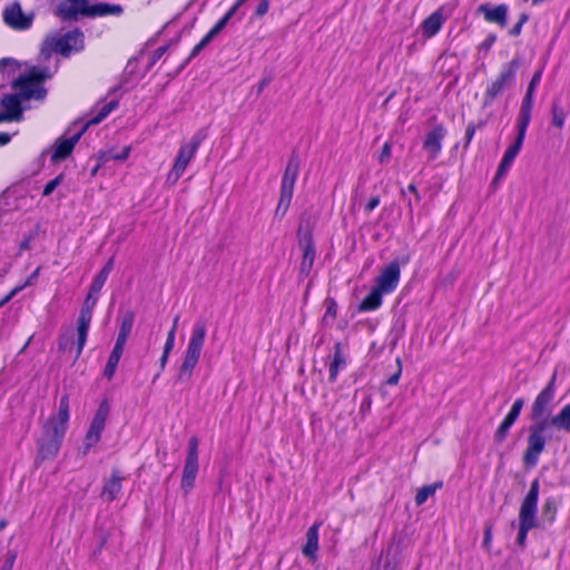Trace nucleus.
<instances>
[{"instance_id": "obj_1", "label": "nucleus", "mask_w": 570, "mask_h": 570, "mask_svg": "<svg viewBox=\"0 0 570 570\" xmlns=\"http://www.w3.org/2000/svg\"><path fill=\"white\" fill-rule=\"evenodd\" d=\"M51 77L47 68L32 67L27 73L13 81L12 87L18 91L13 95H6L1 99L4 114L10 115V120H19L22 109L21 102L30 99L42 100L47 94L41 82Z\"/></svg>"}, {"instance_id": "obj_2", "label": "nucleus", "mask_w": 570, "mask_h": 570, "mask_svg": "<svg viewBox=\"0 0 570 570\" xmlns=\"http://www.w3.org/2000/svg\"><path fill=\"white\" fill-rule=\"evenodd\" d=\"M539 480L535 479L531 482L530 490L522 500L519 511V531L517 535V543L524 547L528 532L537 527V512L539 500Z\"/></svg>"}, {"instance_id": "obj_3", "label": "nucleus", "mask_w": 570, "mask_h": 570, "mask_svg": "<svg viewBox=\"0 0 570 570\" xmlns=\"http://www.w3.org/2000/svg\"><path fill=\"white\" fill-rule=\"evenodd\" d=\"M206 323L197 321L191 330L184 361L179 367L178 380L188 381L193 375V370L197 365L206 337Z\"/></svg>"}, {"instance_id": "obj_4", "label": "nucleus", "mask_w": 570, "mask_h": 570, "mask_svg": "<svg viewBox=\"0 0 570 570\" xmlns=\"http://www.w3.org/2000/svg\"><path fill=\"white\" fill-rule=\"evenodd\" d=\"M105 283H106L105 281L95 276V278L92 279V283L90 285L89 293H88V295L83 302V305L80 309V314H79L78 322H77V351H76L77 357L81 354V352L86 345L88 331H89V326H90L91 318H92V309H94L95 305L97 304L98 294L101 291V288L104 287Z\"/></svg>"}, {"instance_id": "obj_5", "label": "nucleus", "mask_w": 570, "mask_h": 570, "mask_svg": "<svg viewBox=\"0 0 570 570\" xmlns=\"http://www.w3.org/2000/svg\"><path fill=\"white\" fill-rule=\"evenodd\" d=\"M205 135L199 131L188 142L181 144L175 158L173 168L167 174L166 184L173 186L185 173L188 164L195 158Z\"/></svg>"}, {"instance_id": "obj_6", "label": "nucleus", "mask_w": 570, "mask_h": 570, "mask_svg": "<svg viewBox=\"0 0 570 570\" xmlns=\"http://www.w3.org/2000/svg\"><path fill=\"white\" fill-rule=\"evenodd\" d=\"M520 67V60L513 59L503 63L499 75L487 87L483 96V107L491 106L493 101L515 81L517 71Z\"/></svg>"}, {"instance_id": "obj_7", "label": "nucleus", "mask_w": 570, "mask_h": 570, "mask_svg": "<svg viewBox=\"0 0 570 570\" xmlns=\"http://www.w3.org/2000/svg\"><path fill=\"white\" fill-rule=\"evenodd\" d=\"M549 428V420H541L530 426V434L528 436V446L523 454V463L527 466H535L539 456L546 446L544 432Z\"/></svg>"}, {"instance_id": "obj_8", "label": "nucleus", "mask_w": 570, "mask_h": 570, "mask_svg": "<svg viewBox=\"0 0 570 570\" xmlns=\"http://www.w3.org/2000/svg\"><path fill=\"white\" fill-rule=\"evenodd\" d=\"M69 416V396L62 395L59 401L57 414L46 420L41 432L62 443L67 432Z\"/></svg>"}, {"instance_id": "obj_9", "label": "nucleus", "mask_w": 570, "mask_h": 570, "mask_svg": "<svg viewBox=\"0 0 570 570\" xmlns=\"http://www.w3.org/2000/svg\"><path fill=\"white\" fill-rule=\"evenodd\" d=\"M198 469V439L196 436H191L188 440L187 454L180 481V488L185 494H188L194 488Z\"/></svg>"}, {"instance_id": "obj_10", "label": "nucleus", "mask_w": 570, "mask_h": 570, "mask_svg": "<svg viewBox=\"0 0 570 570\" xmlns=\"http://www.w3.org/2000/svg\"><path fill=\"white\" fill-rule=\"evenodd\" d=\"M110 406L107 400H104L90 423V426L86 433L85 440H83V449L85 453L88 452L92 446H95L101 439V433L105 429L107 417L109 415Z\"/></svg>"}, {"instance_id": "obj_11", "label": "nucleus", "mask_w": 570, "mask_h": 570, "mask_svg": "<svg viewBox=\"0 0 570 570\" xmlns=\"http://www.w3.org/2000/svg\"><path fill=\"white\" fill-rule=\"evenodd\" d=\"M83 35L78 30L69 31L59 38L48 39L46 46L51 50L59 52L63 56L69 55L72 50L82 48Z\"/></svg>"}, {"instance_id": "obj_12", "label": "nucleus", "mask_w": 570, "mask_h": 570, "mask_svg": "<svg viewBox=\"0 0 570 570\" xmlns=\"http://www.w3.org/2000/svg\"><path fill=\"white\" fill-rule=\"evenodd\" d=\"M400 277V264L397 261H393L381 271L380 275L376 277L375 287L384 294H390L397 287Z\"/></svg>"}, {"instance_id": "obj_13", "label": "nucleus", "mask_w": 570, "mask_h": 570, "mask_svg": "<svg viewBox=\"0 0 570 570\" xmlns=\"http://www.w3.org/2000/svg\"><path fill=\"white\" fill-rule=\"evenodd\" d=\"M554 377L550 383L539 393L532 404V419L535 422L544 420L543 416L549 412V406L554 397Z\"/></svg>"}, {"instance_id": "obj_14", "label": "nucleus", "mask_w": 570, "mask_h": 570, "mask_svg": "<svg viewBox=\"0 0 570 570\" xmlns=\"http://www.w3.org/2000/svg\"><path fill=\"white\" fill-rule=\"evenodd\" d=\"M32 14L22 11L19 3H13L3 11L6 23L14 29H28L32 23Z\"/></svg>"}, {"instance_id": "obj_15", "label": "nucleus", "mask_w": 570, "mask_h": 570, "mask_svg": "<svg viewBox=\"0 0 570 570\" xmlns=\"http://www.w3.org/2000/svg\"><path fill=\"white\" fill-rule=\"evenodd\" d=\"M299 171V161L296 156H292L286 165L282 185H281V195L284 196V199L287 197H293L294 186Z\"/></svg>"}, {"instance_id": "obj_16", "label": "nucleus", "mask_w": 570, "mask_h": 570, "mask_svg": "<svg viewBox=\"0 0 570 570\" xmlns=\"http://www.w3.org/2000/svg\"><path fill=\"white\" fill-rule=\"evenodd\" d=\"M38 455L36 463L39 464L41 461L51 460L57 456L61 442L41 432L40 438L37 442Z\"/></svg>"}, {"instance_id": "obj_17", "label": "nucleus", "mask_w": 570, "mask_h": 570, "mask_svg": "<svg viewBox=\"0 0 570 570\" xmlns=\"http://www.w3.org/2000/svg\"><path fill=\"white\" fill-rule=\"evenodd\" d=\"M523 141L524 140H522L521 137H515L514 142L508 147V149L505 150V153L499 164L493 183L499 181L502 177H504L507 175V173L509 171L510 167L512 166L515 157L520 153Z\"/></svg>"}, {"instance_id": "obj_18", "label": "nucleus", "mask_w": 570, "mask_h": 570, "mask_svg": "<svg viewBox=\"0 0 570 570\" xmlns=\"http://www.w3.org/2000/svg\"><path fill=\"white\" fill-rule=\"evenodd\" d=\"M446 130L442 125L435 126L426 134L423 148L429 153L431 159L436 158L440 154Z\"/></svg>"}, {"instance_id": "obj_19", "label": "nucleus", "mask_w": 570, "mask_h": 570, "mask_svg": "<svg viewBox=\"0 0 570 570\" xmlns=\"http://www.w3.org/2000/svg\"><path fill=\"white\" fill-rule=\"evenodd\" d=\"M85 130H86V127H82L78 132L73 134L69 138L57 140L53 146L51 160L59 161V160L67 158L71 154L75 145L78 142V140L80 139V137Z\"/></svg>"}, {"instance_id": "obj_20", "label": "nucleus", "mask_w": 570, "mask_h": 570, "mask_svg": "<svg viewBox=\"0 0 570 570\" xmlns=\"http://www.w3.org/2000/svg\"><path fill=\"white\" fill-rule=\"evenodd\" d=\"M508 6L499 4L497 7H491L489 4H481L478 7V12L483 13L484 19L488 22L497 23L500 27L504 28L508 22Z\"/></svg>"}, {"instance_id": "obj_21", "label": "nucleus", "mask_w": 570, "mask_h": 570, "mask_svg": "<svg viewBox=\"0 0 570 570\" xmlns=\"http://www.w3.org/2000/svg\"><path fill=\"white\" fill-rule=\"evenodd\" d=\"M124 478L120 475L118 470H114L111 473V476L107 479L104 483L100 498L105 502H111L116 499H118L119 493L122 489V482Z\"/></svg>"}, {"instance_id": "obj_22", "label": "nucleus", "mask_w": 570, "mask_h": 570, "mask_svg": "<svg viewBox=\"0 0 570 570\" xmlns=\"http://www.w3.org/2000/svg\"><path fill=\"white\" fill-rule=\"evenodd\" d=\"M68 3H61L57 8V14L63 20H76L85 8L88 0H67Z\"/></svg>"}, {"instance_id": "obj_23", "label": "nucleus", "mask_w": 570, "mask_h": 570, "mask_svg": "<svg viewBox=\"0 0 570 570\" xmlns=\"http://www.w3.org/2000/svg\"><path fill=\"white\" fill-rule=\"evenodd\" d=\"M122 12V8L118 4L96 3L89 4L85 8L80 16L83 17H104V16H118Z\"/></svg>"}, {"instance_id": "obj_24", "label": "nucleus", "mask_w": 570, "mask_h": 570, "mask_svg": "<svg viewBox=\"0 0 570 570\" xmlns=\"http://www.w3.org/2000/svg\"><path fill=\"white\" fill-rule=\"evenodd\" d=\"M444 17L441 12V10L434 11L432 14H430L424 21L421 23V30L424 38H432L434 37L441 29Z\"/></svg>"}, {"instance_id": "obj_25", "label": "nucleus", "mask_w": 570, "mask_h": 570, "mask_svg": "<svg viewBox=\"0 0 570 570\" xmlns=\"http://www.w3.org/2000/svg\"><path fill=\"white\" fill-rule=\"evenodd\" d=\"M321 527V522L314 523L308 528L306 532V543L303 547V554L311 560L316 559V552L318 550V529Z\"/></svg>"}, {"instance_id": "obj_26", "label": "nucleus", "mask_w": 570, "mask_h": 570, "mask_svg": "<svg viewBox=\"0 0 570 570\" xmlns=\"http://www.w3.org/2000/svg\"><path fill=\"white\" fill-rule=\"evenodd\" d=\"M346 365L345 356L342 350V344L340 342L335 343L334 345V353L332 356V361L328 365L330 382L334 383L337 379L338 372L344 368Z\"/></svg>"}, {"instance_id": "obj_27", "label": "nucleus", "mask_w": 570, "mask_h": 570, "mask_svg": "<svg viewBox=\"0 0 570 570\" xmlns=\"http://www.w3.org/2000/svg\"><path fill=\"white\" fill-rule=\"evenodd\" d=\"M315 261V247L311 239H306L303 244V258L301 262L299 273L307 276L313 267Z\"/></svg>"}, {"instance_id": "obj_28", "label": "nucleus", "mask_w": 570, "mask_h": 570, "mask_svg": "<svg viewBox=\"0 0 570 570\" xmlns=\"http://www.w3.org/2000/svg\"><path fill=\"white\" fill-rule=\"evenodd\" d=\"M227 24V18H220L208 33L194 47L190 58L196 57Z\"/></svg>"}, {"instance_id": "obj_29", "label": "nucleus", "mask_w": 570, "mask_h": 570, "mask_svg": "<svg viewBox=\"0 0 570 570\" xmlns=\"http://www.w3.org/2000/svg\"><path fill=\"white\" fill-rule=\"evenodd\" d=\"M382 293L377 287H373L371 293L361 302L358 309L370 312L377 309L382 304Z\"/></svg>"}, {"instance_id": "obj_30", "label": "nucleus", "mask_w": 570, "mask_h": 570, "mask_svg": "<svg viewBox=\"0 0 570 570\" xmlns=\"http://www.w3.org/2000/svg\"><path fill=\"white\" fill-rule=\"evenodd\" d=\"M553 425L559 430L570 431V403L559 414L549 420V426Z\"/></svg>"}, {"instance_id": "obj_31", "label": "nucleus", "mask_w": 570, "mask_h": 570, "mask_svg": "<svg viewBox=\"0 0 570 570\" xmlns=\"http://www.w3.org/2000/svg\"><path fill=\"white\" fill-rule=\"evenodd\" d=\"M442 488V482H435L433 484L424 485L420 488L415 494V504L422 505L426 502L430 497H433L438 489Z\"/></svg>"}, {"instance_id": "obj_32", "label": "nucleus", "mask_w": 570, "mask_h": 570, "mask_svg": "<svg viewBox=\"0 0 570 570\" xmlns=\"http://www.w3.org/2000/svg\"><path fill=\"white\" fill-rule=\"evenodd\" d=\"M567 116H568V114L563 109V107H561L557 102L552 104V106H551V125L554 128L562 129L566 124Z\"/></svg>"}, {"instance_id": "obj_33", "label": "nucleus", "mask_w": 570, "mask_h": 570, "mask_svg": "<svg viewBox=\"0 0 570 570\" xmlns=\"http://www.w3.org/2000/svg\"><path fill=\"white\" fill-rule=\"evenodd\" d=\"M532 111L520 109L517 117V137H521L524 140L527 129L531 121Z\"/></svg>"}, {"instance_id": "obj_34", "label": "nucleus", "mask_w": 570, "mask_h": 570, "mask_svg": "<svg viewBox=\"0 0 570 570\" xmlns=\"http://www.w3.org/2000/svg\"><path fill=\"white\" fill-rule=\"evenodd\" d=\"M118 102L116 100H111L105 104L98 111V114L92 117L83 127H88L89 125H96L102 121L116 107Z\"/></svg>"}, {"instance_id": "obj_35", "label": "nucleus", "mask_w": 570, "mask_h": 570, "mask_svg": "<svg viewBox=\"0 0 570 570\" xmlns=\"http://www.w3.org/2000/svg\"><path fill=\"white\" fill-rule=\"evenodd\" d=\"M542 512L544 515L549 517L550 522H552L554 520V515L557 512V502L553 498L546 499L543 507H542Z\"/></svg>"}, {"instance_id": "obj_36", "label": "nucleus", "mask_w": 570, "mask_h": 570, "mask_svg": "<svg viewBox=\"0 0 570 570\" xmlns=\"http://www.w3.org/2000/svg\"><path fill=\"white\" fill-rule=\"evenodd\" d=\"M512 425L513 424L511 422L507 421L505 419L502 421V423L499 425V428L497 429V431L494 433V439L498 443H501L504 441V439L507 438L508 432Z\"/></svg>"}, {"instance_id": "obj_37", "label": "nucleus", "mask_w": 570, "mask_h": 570, "mask_svg": "<svg viewBox=\"0 0 570 570\" xmlns=\"http://www.w3.org/2000/svg\"><path fill=\"white\" fill-rule=\"evenodd\" d=\"M134 313L127 312L121 316L119 331L130 334L132 325H134Z\"/></svg>"}, {"instance_id": "obj_38", "label": "nucleus", "mask_w": 570, "mask_h": 570, "mask_svg": "<svg viewBox=\"0 0 570 570\" xmlns=\"http://www.w3.org/2000/svg\"><path fill=\"white\" fill-rule=\"evenodd\" d=\"M292 198L286 196V199H284V196L279 195V200L277 204V207L275 209V216L283 217L289 205H291Z\"/></svg>"}, {"instance_id": "obj_39", "label": "nucleus", "mask_w": 570, "mask_h": 570, "mask_svg": "<svg viewBox=\"0 0 570 570\" xmlns=\"http://www.w3.org/2000/svg\"><path fill=\"white\" fill-rule=\"evenodd\" d=\"M61 180L62 176L58 175L56 178L48 181L43 188L42 195L49 196L50 194H52V191L60 185Z\"/></svg>"}, {"instance_id": "obj_40", "label": "nucleus", "mask_w": 570, "mask_h": 570, "mask_svg": "<svg viewBox=\"0 0 570 570\" xmlns=\"http://www.w3.org/2000/svg\"><path fill=\"white\" fill-rule=\"evenodd\" d=\"M533 99H534V94L530 92V91H527L524 97H523V99H522L520 109L532 111Z\"/></svg>"}, {"instance_id": "obj_41", "label": "nucleus", "mask_w": 570, "mask_h": 570, "mask_svg": "<svg viewBox=\"0 0 570 570\" xmlns=\"http://www.w3.org/2000/svg\"><path fill=\"white\" fill-rule=\"evenodd\" d=\"M112 267L114 258H110L96 276L106 282L110 272L112 271Z\"/></svg>"}, {"instance_id": "obj_42", "label": "nucleus", "mask_w": 570, "mask_h": 570, "mask_svg": "<svg viewBox=\"0 0 570 570\" xmlns=\"http://www.w3.org/2000/svg\"><path fill=\"white\" fill-rule=\"evenodd\" d=\"M495 41L497 36L494 33H489L487 38L480 43L479 49L489 51Z\"/></svg>"}, {"instance_id": "obj_43", "label": "nucleus", "mask_w": 570, "mask_h": 570, "mask_svg": "<svg viewBox=\"0 0 570 570\" xmlns=\"http://www.w3.org/2000/svg\"><path fill=\"white\" fill-rule=\"evenodd\" d=\"M390 158H391V145H390V142H385L383 145V148H382L381 154L379 156V161L381 164H385V163H387L390 160Z\"/></svg>"}, {"instance_id": "obj_44", "label": "nucleus", "mask_w": 570, "mask_h": 570, "mask_svg": "<svg viewBox=\"0 0 570 570\" xmlns=\"http://www.w3.org/2000/svg\"><path fill=\"white\" fill-rule=\"evenodd\" d=\"M542 76V70H538L531 78L527 91L533 92L535 91L537 86L539 85Z\"/></svg>"}, {"instance_id": "obj_45", "label": "nucleus", "mask_w": 570, "mask_h": 570, "mask_svg": "<svg viewBox=\"0 0 570 570\" xmlns=\"http://www.w3.org/2000/svg\"><path fill=\"white\" fill-rule=\"evenodd\" d=\"M475 130H476V126H475L473 122H471V124H469V125H468L466 130H465V144H464V147H465V148H466V147L470 145V142L472 141L473 136H474V134H475Z\"/></svg>"}, {"instance_id": "obj_46", "label": "nucleus", "mask_w": 570, "mask_h": 570, "mask_svg": "<svg viewBox=\"0 0 570 570\" xmlns=\"http://www.w3.org/2000/svg\"><path fill=\"white\" fill-rule=\"evenodd\" d=\"M175 344V334L174 330H170L167 335V340L164 346V352L169 353L173 351Z\"/></svg>"}, {"instance_id": "obj_47", "label": "nucleus", "mask_w": 570, "mask_h": 570, "mask_svg": "<svg viewBox=\"0 0 570 570\" xmlns=\"http://www.w3.org/2000/svg\"><path fill=\"white\" fill-rule=\"evenodd\" d=\"M247 0H237L234 6L222 17V18H227V22L229 21V19L236 13V11L238 10V8L244 4Z\"/></svg>"}, {"instance_id": "obj_48", "label": "nucleus", "mask_w": 570, "mask_h": 570, "mask_svg": "<svg viewBox=\"0 0 570 570\" xmlns=\"http://www.w3.org/2000/svg\"><path fill=\"white\" fill-rule=\"evenodd\" d=\"M166 51H167V46L158 47L156 50L153 51L150 62L155 63L157 60H159L165 55Z\"/></svg>"}, {"instance_id": "obj_49", "label": "nucleus", "mask_w": 570, "mask_h": 570, "mask_svg": "<svg viewBox=\"0 0 570 570\" xmlns=\"http://www.w3.org/2000/svg\"><path fill=\"white\" fill-rule=\"evenodd\" d=\"M269 8V1L268 0H261L259 4L256 8V16L262 17L264 16Z\"/></svg>"}, {"instance_id": "obj_50", "label": "nucleus", "mask_w": 570, "mask_h": 570, "mask_svg": "<svg viewBox=\"0 0 570 570\" xmlns=\"http://www.w3.org/2000/svg\"><path fill=\"white\" fill-rule=\"evenodd\" d=\"M23 288V286H17L14 287L7 296H4L1 301H0V306H3L4 304H7L9 301H11L21 289Z\"/></svg>"}, {"instance_id": "obj_51", "label": "nucleus", "mask_w": 570, "mask_h": 570, "mask_svg": "<svg viewBox=\"0 0 570 570\" xmlns=\"http://www.w3.org/2000/svg\"><path fill=\"white\" fill-rule=\"evenodd\" d=\"M397 365H399L397 372L394 373L392 376H390L387 380V384H390V385H396L400 380L401 372H402L400 360H397Z\"/></svg>"}, {"instance_id": "obj_52", "label": "nucleus", "mask_w": 570, "mask_h": 570, "mask_svg": "<svg viewBox=\"0 0 570 570\" xmlns=\"http://www.w3.org/2000/svg\"><path fill=\"white\" fill-rule=\"evenodd\" d=\"M523 404H524V401L523 399H517L510 410L511 413L515 414V415H520V412L523 407Z\"/></svg>"}, {"instance_id": "obj_53", "label": "nucleus", "mask_w": 570, "mask_h": 570, "mask_svg": "<svg viewBox=\"0 0 570 570\" xmlns=\"http://www.w3.org/2000/svg\"><path fill=\"white\" fill-rule=\"evenodd\" d=\"M116 368H117V365L110 364V363L107 362V364L105 366V370H104V375L108 380L112 379V376L115 375Z\"/></svg>"}, {"instance_id": "obj_54", "label": "nucleus", "mask_w": 570, "mask_h": 570, "mask_svg": "<svg viewBox=\"0 0 570 570\" xmlns=\"http://www.w3.org/2000/svg\"><path fill=\"white\" fill-rule=\"evenodd\" d=\"M380 204V198L377 196L372 197L368 203L365 205V210L371 213L374 208H376Z\"/></svg>"}, {"instance_id": "obj_55", "label": "nucleus", "mask_w": 570, "mask_h": 570, "mask_svg": "<svg viewBox=\"0 0 570 570\" xmlns=\"http://www.w3.org/2000/svg\"><path fill=\"white\" fill-rule=\"evenodd\" d=\"M326 315H330L332 317H335L336 316V304L334 301L332 299H328L326 301Z\"/></svg>"}, {"instance_id": "obj_56", "label": "nucleus", "mask_w": 570, "mask_h": 570, "mask_svg": "<svg viewBox=\"0 0 570 570\" xmlns=\"http://www.w3.org/2000/svg\"><path fill=\"white\" fill-rule=\"evenodd\" d=\"M129 335H130V334H127V333H125V332H120V331H119V332H118V336H117V340H116V343H115V344L125 346V345H126V342H127V340H128V337H129Z\"/></svg>"}, {"instance_id": "obj_57", "label": "nucleus", "mask_w": 570, "mask_h": 570, "mask_svg": "<svg viewBox=\"0 0 570 570\" xmlns=\"http://www.w3.org/2000/svg\"><path fill=\"white\" fill-rule=\"evenodd\" d=\"M129 335H130V334H127V333H125V332H120V331H119V332H118V336H117V340H116V343H115V344L125 346V345H126V342H127V340H128V337H129Z\"/></svg>"}, {"instance_id": "obj_58", "label": "nucleus", "mask_w": 570, "mask_h": 570, "mask_svg": "<svg viewBox=\"0 0 570 570\" xmlns=\"http://www.w3.org/2000/svg\"><path fill=\"white\" fill-rule=\"evenodd\" d=\"M129 335H130V334H127V333H125V332H120V331H119V332H118V336H117V340H116V343H115V344L125 346V345H126V342H127V340H128V337H129Z\"/></svg>"}, {"instance_id": "obj_59", "label": "nucleus", "mask_w": 570, "mask_h": 570, "mask_svg": "<svg viewBox=\"0 0 570 570\" xmlns=\"http://www.w3.org/2000/svg\"><path fill=\"white\" fill-rule=\"evenodd\" d=\"M13 562H14V556L8 557L6 559V561L3 562L2 567H1V570H12Z\"/></svg>"}, {"instance_id": "obj_60", "label": "nucleus", "mask_w": 570, "mask_h": 570, "mask_svg": "<svg viewBox=\"0 0 570 570\" xmlns=\"http://www.w3.org/2000/svg\"><path fill=\"white\" fill-rule=\"evenodd\" d=\"M271 81V78L266 77V78H263L258 83H257V94H262L263 90L267 87V85Z\"/></svg>"}, {"instance_id": "obj_61", "label": "nucleus", "mask_w": 570, "mask_h": 570, "mask_svg": "<svg viewBox=\"0 0 570 570\" xmlns=\"http://www.w3.org/2000/svg\"><path fill=\"white\" fill-rule=\"evenodd\" d=\"M130 148L126 147L120 154L115 155L114 158L117 160H125L129 156Z\"/></svg>"}, {"instance_id": "obj_62", "label": "nucleus", "mask_w": 570, "mask_h": 570, "mask_svg": "<svg viewBox=\"0 0 570 570\" xmlns=\"http://www.w3.org/2000/svg\"><path fill=\"white\" fill-rule=\"evenodd\" d=\"M491 538H492V534H491V529L488 527L484 531V539H483V544L485 547H488L491 542Z\"/></svg>"}, {"instance_id": "obj_63", "label": "nucleus", "mask_w": 570, "mask_h": 570, "mask_svg": "<svg viewBox=\"0 0 570 570\" xmlns=\"http://www.w3.org/2000/svg\"><path fill=\"white\" fill-rule=\"evenodd\" d=\"M124 347H125V346H122V345H117V344H115V346H114V348H112L111 353H112V354L118 355L119 357H121L122 352H124Z\"/></svg>"}, {"instance_id": "obj_64", "label": "nucleus", "mask_w": 570, "mask_h": 570, "mask_svg": "<svg viewBox=\"0 0 570 570\" xmlns=\"http://www.w3.org/2000/svg\"><path fill=\"white\" fill-rule=\"evenodd\" d=\"M521 29H522V24L521 23H517L511 30H510V35L512 36H519L520 32H521Z\"/></svg>"}]
</instances>
